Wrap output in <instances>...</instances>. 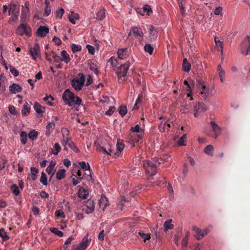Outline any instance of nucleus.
I'll list each match as a JSON object with an SVG mask.
<instances>
[{"label": "nucleus", "mask_w": 250, "mask_h": 250, "mask_svg": "<svg viewBox=\"0 0 250 250\" xmlns=\"http://www.w3.org/2000/svg\"><path fill=\"white\" fill-rule=\"evenodd\" d=\"M62 98L65 103L69 106L74 105H80L82 102L80 98L75 96L74 94L68 89L64 91Z\"/></svg>", "instance_id": "obj_1"}, {"label": "nucleus", "mask_w": 250, "mask_h": 250, "mask_svg": "<svg viewBox=\"0 0 250 250\" xmlns=\"http://www.w3.org/2000/svg\"><path fill=\"white\" fill-rule=\"evenodd\" d=\"M89 68L91 71H93L95 74H98L99 71L96 66L94 65V64L93 63H92V64L90 65Z\"/></svg>", "instance_id": "obj_62"}, {"label": "nucleus", "mask_w": 250, "mask_h": 250, "mask_svg": "<svg viewBox=\"0 0 250 250\" xmlns=\"http://www.w3.org/2000/svg\"><path fill=\"white\" fill-rule=\"evenodd\" d=\"M64 13V10L63 8H61L58 10H57L56 12V16L57 18H59L61 19L63 14Z\"/></svg>", "instance_id": "obj_52"}, {"label": "nucleus", "mask_w": 250, "mask_h": 250, "mask_svg": "<svg viewBox=\"0 0 250 250\" xmlns=\"http://www.w3.org/2000/svg\"><path fill=\"white\" fill-rule=\"evenodd\" d=\"M16 33L20 36H22L25 34L28 37H30L32 35V31L28 25L26 23L21 22L17 27Z\"/></svg>", "instance_id": "obj_5"}, {"label": "nucleus", "mask_w": 250, "mask_h": 250, "mask_svg": "<svg viewBox=\"0 0 250 250\" xmlns=\"http://www.w3.org/2000/svg\"><path fill=\"white\" fill-rule=\"evenodd\" d=\"M144 49V50L149 55H152L154 50V48L149 43L146 44Z\"/></svg>", "instance_id": "obj_36"}, {"label": "nucleus", "mask_w": 250, "mask_h": 250, "mask_svg": "<svg viewBox=\"0 0 250 250\" xmlns=\"http://www.w3.org/2000/svg\"><path fill=\"white\" fill-rule=\"evenodd\" d=\"M95 146L97 149L101 152L105 154H107L110 156H113V150L109 148L106 150L104 147L101 146L99 144L95 143Z\"/></svg>", "instance_id": "obj_13"}, {"label": "nucleus", "mask_w": 250, "mask_h": 250, "mask_svg": "<svg viewBox=\"0 0 250 250\" xmlns=\"http://www.w3.org/2000/svg\"><path fill=\"white\" fill-rule=\"evenodd\" d=\"M207 109L205 104L203 103H198L193 106L194 116L197 118L198 116V112H202Z\"/></svg>", "instance_id": "obj_10"}, {"label": "nucleus", "mask_w": 250, "mask_h": 250, "mask_svg": "<svg viewBox=\"0 0 250 250\" xmlns=\"http://www.w3.org/2000/svg\"><path fill=\"white\" fill-rule=\"evenodd\" d=\"M189 107L186 103H183L181 104V111L183 113H186L189 111Z\"/></svg>", "instance_id": "obj_47"}, {"label": "nucleus", "mask_w": 250, "mask_h": 250, "mask_svg": "<svg viewBox=\"0 0 250 250\" xmlns=\"http://www.w3.org/2000/svg\"><path fill=\"white\" fill-rule=\"evenodd\" d=\"M61 55L62 58H61L62 61L65 62L66 63H68L70 61L69 55L68 54L65 50H62L61 52Z\"/></svg>", "instance_id": "obj_25"}, {"label": "nucleus", "mask_w": 250, "mask_h": 250, "mask_svg": "<svg viewBox=\"0 0 250 250\" xmlns=\"http://www.w3.org/2000/svg\"><path fill=\"white\" fill-rule=\"evenodd\" d=\"M143 10L144 12H146L148 15H149L150 12H152V10L150 6L148 5H145L143 6Z\"/></svg>", "instance_id": "obj_61"}, {"label": "nucleus", "mask_w": 250, "mask_h": 250, "mask_svg": "<svg viewBox=\"0 0 250 250\" xmlns=\"http://www.w3.org/2000/svg\"><path fill=\"white\" fill-rule=\"evenodd\" d=\"M71 49L73 53H75L78 51H80L82 50V46L80 45L72 44L71 45Z\"/></svg>", "instance_id": "obj_46"}, {"label": "nucleus", "mask_w": 250, "mask_h": 250, "mask_svg": "<svg viewBox=\"0 0 250 250\" xmlns=\"http://www.w3.org/2000/svg\"><path fill=\"white\" fill-rule=\"evenodd\" d=\"M11 15H12V16L10 18L9 20V23L10 24H13V23L14 22H16L18 19V14L14 13Z\"/></svg>", "instance_id": "obj_39"}, {"label": "nucleus", "mask_w": 250, "mask_h": 250, "mask_svg": "<svg viewBox=\"0 0 250 250\" xmlns=\"http://www.w3.org/2000/svg\"><path fill=\"white\" fill-rule=\"evenodd\" d=\"M88 168L89 169V174L88 175L85 177L84 178L86 179L89 182H90L91 184L93 183L94 182V179L92 176V172L90 170V167L89 164H88Z\"/></svg>", "instance_id": "obj_40"}, {"label": "nucleus", "mask_w": 250, "mask_h": 250, "mask_svg": "<svg viewBox=\"0 0 250 250\" xmlns=\"http://www.w3.org/2000/svg\"><path fill=\"white\" fill-rule=\"evenodd\" d=\"M193 230L195 231V237L198 240H201L205 236L203 230L196 226L193 227Z\"/></svg>", "instance_id": "obj_14"}, {"label": "nucleus", "mask_w": 250, "mask_h": 250, "mask_svg": "<svg viewBox=\"0 0 250 250\" xmlns=\"http://www.w3.org/2000/svg\"><path fill=\"white\" fill-rule=\"evenodd\" d=\"M182 66L185 72H188L190 70L191 64L188 62L187 59H184Z\"/></svg>", "instance_id": "obj_26"}, {"label": "nucleus", "mask_w": 250, "mask_h": 250, "mask_svg": "<svg viewBox=\"0 0 250 250\" xmlns=\"http://www.w3.org/2000/svg\"><path fill=\"white\" fill-rule=\"evenodd\" d=\"M68 146L72 150H73V151H74L75 152H79V149L77 148V147L76 146L75 144L73 142H72L71 143H70V144H69Z\"/></svg>", "instance_id": "obj_50"}, {"label": "nucleus", "mask_w": 250, "mask_h": 250, "mask_svg": "<svg viewBox=\"0 0 250 250\" xmlns=\"http://www.w3.org/2000/svg\"><path fill=\"white\" fill-rule=\"evenodd\" d=\"M65 170L60 169L56 173V178L58 180L63 179L65 177Z\"/></svg>", "instance_id": "obj_30"}, {"label": "nucleus", "mask_w": 250, "mask_h": 250, "mask_svg": "<svg viewBox=\"0 0 250 250\" xmlns=\"http://www.w3.org/2000/svg\"><path fill=\"white\" fill-rule=\"evenodd\" d=\"M0 236L3 240H7L9 239V237L7 235L6 232L2 229H0Z\"/></svg>", "instance_id": "obj_49"}, {"label": "nucleus", "mask_w": 250, "mask_h": 250, "mask_svg": "<svg viewBox=\"0 0 250 250\" xmlns=\"http://www.w3.org/2000/svg\"><path fill=\"white\" fill-rule=\"evenodd\" d=\"M61 150V147L59 144L58 143H56L54 145V149L51 150V153L54 155H57Z\"/></svg>", "instance_id": "obj_35"}, {"label": "nucleus", "mask_w": 250, "mask_h": 250, "mask_svg": "<svg viewBox=\"0 0 250 250\" xmlns=\"http://www.w3.org/2000/svg\"><path fill=\"white\" fill-rule=\"evenodd\" d=\"M104 14V9H100L97 13L96 19L98 20H103L105 17Z\"/></svg>", "instance_id": "obj_37"}, {"label": "nucleus", "mask_w": 250, "mask_h": 250, "mask_svg": "<svg viewBox=\"0 0 250 250\" xmlns=\"http://www.w3.org/2000/svg\"><path fill=\"white\" fill-rule=\"evenodd\" d=\"M10 71L14 76L16 77L19 75L18 70L12 65L10 66Z\"/></svg>", "instance_id": "obj_51"}, {"label": "nucleus", "mask_w": 250, "mask_h": 250, "mask_svg": "<svg viewBox=\"0 0 250 250\" xmlns=\"http://www.w3.org/2000/svg\"><path fill=\"white\" fill-rule=\"evenodd\" d=\"M11 189L12 191V193L16 196H18L19 195V194L20 193V190H19V188L15 184H14L11 186Z\"/></svg>", "instance_id": "obj_44"}, {"label": "nucleus", "mask_w": 250, "mask_h": 250, "mask_svg": "<svg viewBox=\"0 0 250 250\" xmlns=\"http://www.w3.org/2000/svg\"><path fill=\"white\" fill-rule=\"evenodd\" d=\"M30 111V107L29 105V104H28V103H26L24 104L23 108L21 110V113L23 115L26 116L29 113Z\"/></svg>", "instance_id": "obj_29"}, {"label": "nucleus", "mask_w": 250, "mask_h": 250, "mask_svg": "<svg viewBox=\"0 0 250 250\" xmlns=\"http://www.w3.org/2000/svg\"><path fill=\"white\" fill-rule=\"evenodd\" d=\"M159 129L161 132H164L166 131V123H161L159 126H158Z\"/></svg>", "instance_id": "obj_58"}, {"label": "nucleus", "mask_w": 250, "mask_h": 250, "mask_svg": "<svg viewBox=\"0 0 250 250\" xmlns=\"http://www.w3.org/2000/svg\"><path fill=\"white\" fill-rule=\"evenodd\" d=\"M40 182L44 186H46L47 185V177L45 173L43 172H42V173Z\"/></svg>", "instance_id": "obj_45"}, {"label": "nucleus", "mask_w": 250, "mask_h": 250, "mask_svg": "<svg viewBox=\"0 0 250 250\" xmlns=\"http://www.w3.org/2000/svg\"><path fill=\"white\" fill-rule=\"evenodd\" d=\"M79 19V15L74 12H72L70 15L68 16V19L71 23L74 24H75V21Z\"/></svg>", "instance_id": "obj_27"}, {"label": "nucleus", "mask_w": 250, "mask_h": 250, "mask_svg": "<svg viewBox=\"0 0 250 250\" xmlns=\"http://www.w3.org/2000/svg\"><path fill=\"white\" fill-rule=\"evenodd\" d=\"M19 8H17V6L14 2H11L9 4V10L8 11L9 15L13 14L14 13L19 14Z\"/></svg>", "instance_id": "obj_21"}, {"label": "nucleus", "mask_w": 250, "mask_h": 250, "mask_svg": "<svg viewBox=\"0 0 250 250\" xmlns=\"http://www.w3.org/2000/svg\"><path fill=\"white\" fill-rule=\"evenodd\" d=\"M95 208L94 203L93 200L89 199L83 206V210L87 214L92 213Z\"/></svg>", "instance_id": "obj_9"}, {"label": "nucleus", "mask_w": 250, "mask_h": 250, "mask_svg": "<svg viewBox=\"0 0 250 250\" xmlns=\"http://www.w3.org/2000/svg\"><path fill=\"white\" fill-rule=\"evenodd\" d=\"M88 234H87L86 236L82 239L80 245V247H82L83 248L85 249L90 244L91 239L88 238Z\"/></svg>", "instance_id": "obj_19"}, {"label": "nucleus", "mask_w": 250, "mask_h": 250, "mask_svg": "<svg viewBox=\"0 0 250 250\" xmlns=\"http://www.w3.org/2000/svg\"><path fill=\"white\" fill-rule=\"evenodd\" d=\"M187 138V134H185L179 139L178 142V144L180 146H185V141Z\"/></svg>", "instance_id": "obj_48"}, {"label": "nucleus", "mask_w": 250, "mask_h": 250, "mask_svg": "<svg viewBox=\"0 0 250 250\" xmlns=\"http://www.w3.org/2000/svg\"><path fill=\"white\" fill-rule=\"evenodd\" d=\"M9 111L11 114L14 115H16L17 113V112L16 111L15 107L13 105L9 106Z\"/></svg>", "instance_id": "obj_64"}, {"label": "nucleus", "mask_w": 250, "mask_h": 250, "mask_svg": "<svg viewBox=\"0 0 250 250\" xmlns=\"http://www.w3.org/2000/svg\"><path fill=\"white\" fill-rule=\"evenodd\" d=\"M29 53L34 61L41 57L40 46L38 43H35L33 47L30 48Z\"/></svg>", "instance_id": "obj_7"}, {"label": "nucleus", "mask_w": 250, "mask_h": 250, "mask_svg": "<svg viewBox=\"0 0 250 250\" xmlns=\"http://www.w3.org/2000/svg\"><path fill=\"white\" fill-rule=\"evenodd\" d=\"M127 49L126 48H124L119 49L118 50L117 54L119 59L123 60L125 58V56L127 55Z\"/></svg>", "instance_id": "obj_23"}, {"label": "nucleus", "mask_w": 250, "mask_h": 250, "mask_svg": "<svg viewBox=\"0 0 250 250\" xmlns=\"http://www.w3.org/2000/svg\"><path fill=\"white\" fill-rule=\"evenodd\" d=\"M210 125L212 131H213V135L212 136L215 138H217L221 133V129L219 125L213 121L210 122Z\"/></svg>", "instance_id": "obj_12"}, {"label": "nucleus", "mask_w": 250, "mask_h": 250, "mask_svg": "<svg viewBox=\"0 0 250 250\" xmlns=\"http://www.w3.org/2000/svg\"><path fill=\"white\" fill-rule=\"evenodd\" d=\"M30 170L31 179L33 181H35L37 178L38 170L35 167H31Z\"/></svg>", "instance_id": "obj_32"}, {"label": "nucleus", "mask_w": 250, "mask_h": 250, "mask_svg": "<svg viewBox=\"0 0 250 250\" xmlns=\"http://www.w3.org/2000/svg\"><path fill=\"white\" fill-rule=\"evenodd\" d=\"M45 8L44 9V12L43 14L44 17H47L51 12V5L49 2L47 0H45Z\"/></svg>", "instance_id": "obj_28"}, {"label": "nucleus", "mask_w": 250, "mask_h": 250, "mask_svg": "<svg viewBox=\"0 0 250 250\" xmlns=\"http://www.w3.org/2000/svg\"><path fill=\"white\" fill-rule=\"evenodd\" d=\"M127 111L126 107L124 105H122L119 108V112L122 117L124 116L126 114Z\"/></svg>", "instance_id": "obj_42"}, {"label": "nucleus", "mask_w": 250, "mask_h": 250, "mask_svg": "<svg viewBox=\"0 0 250 250\" xmlns=\"http://www.w3.org/2000/svg\"><path fill=\"white\" fill-rule=\"evenodd\" d=\"M49 28L46 26H40L38 28L36 35L42 38L45 37L49 33Z\"/></svg>", "instance_id": "obj_11"}, {"label": "nucleus", "mask_w": 250, "mask_h": 250, "mask_svg": "<svg viewBox=\"0 0 250 250\" xmlns=\"http://www.w3.org/2000/svg\"><path fill=\"white\" fill-rule=\"evenodd\" d=\"M214 148L213 146L211 145H208L204 149V152L206 154L210 155L212 156L213 153H212V151H213Z\"/></svg>", "instance_id": "obj_33"}, {"label": "nucleus", "mask_w": 250, "mask_h": 250, "mask_svg": "<svg viewBox=\"0 0 250 250\" xmlns=\"http://www.w3.org/2000/svg\"><path fill=\"white\" fill-rule=\"evenodd\" d=\"M50 230L51 232L59 236V237H62L63 235V232L61 230H59L58 229L56 228H50Z\"/></svg>", "instance_id": "obj_38"}, {"label": "nucleus", "mask_w": 250, "mask_h": 250, "mask_svg": "<svg viewBox=\"0 0 250 250\" xmlns=\"http://www.w3.org/2000/svg\"><path fill=\"white\" fill-rule=\"evenodd\" d=\"M53 168L47 167L46 169V171L48 173V175H51V177H52L54 174Z\"/></svg>", "instance_id": "obj_63"}, {"label": "nucleus", "mask_w": 250, "mask_h": 250, "mask_svg": "<svg viewBox=\"0 0 250 250\" xmlns=\"http://www.w3.org/2000/svg\"><path fill=\"white\" fill-rule=\"evenodd\" d=\"M6 162L7 160L4 159L0 160V170H1L4 168Z\"/></svg>", "instance_id": "obj_60"}, {"label": "nucleus", "mask_w": 250, "mask_h": 250, "mask_svg": "<svg viewBox=\"0 0 250 250\" xmlns=\"http://www.w3.org/2000/svg\"><path fill=\"white\" fill-rule=\"evenodd\" d=\"M138 234L141 238L143 239L144 242H146V240H149L150 238V234L148 233L146 234L142 231H139Z\"/></svg>", "instance_id": "obj_43"}, {"label": "nucleus", "mask_w": 250, "mask_h": 250, "mask_svg": "<svg viewBox=\"0 0 250 250\" xmlns=\"http://www.w3.org/2000/svg\"><path fill=\"white\" fill-rule=\"evenodd\" d=\"M149 37L151 41H155L158 37L157 32L153 26H151L149 29Z\"/></svg>", "instance_id": "obj_24"}, {"label": "nucleus", "mask_w": 250, "mask_h": 250, "mask_svg": "<svg viewBox=\"0 0 250 250\" xmlns=\"http://www.w3.org/2000/svg\"><path fill=\"white\" fill-rule=\"evenodd\" d=\"M78 164L83 170L86 171L87 169H88V163H87L86 164L85 162L81 161V162H80Z\"/></svg>", "instance_id": "obj_53"}, {"label": "nucleus", "mask_w": 250, "mask_h": 250, "mask_svg": "<svg viewBox=\"0 0 250 250\" xmlns=\"http://www.w3.org/2000/svg\"><path fill=\"white\" fill-rule=\"evenodd\" d=\"M55 127V124L53 122H51L48 123L46 126V132L45 135L49 136L51 133L53 132Z\"/></svg>", "instance_id": "obj_18"}, {"label": "nucleus", "mask_w": 250, "mask_h": 250, "mask_svg": "<svg viewBox=\"0 0 250 250\" xmlns=\"http://www.w3.org/2000/svg\"><path fill=\"white\" fill-rule=\"evenodd\" d=\"M132 36H134L136 38L139 37L142 38L144 36V33L142 29L138 26L132 27L128 34V37Z\"/></svg>", "instance_id": "obj_8"}, {"label": "nucleus", "mask_w": 250, "mask_h": 250, "mask_svg": "<svg viewBox=\"0 0 250 250\" xmlns=\"http://www.w3.org/2000/svg\"><path fill=\"white\" fill-rule=\"evenodd\" d=\"M79 78H73L71 80V85L73 88L77 91L81 90L84 84L85 77L82 73L78 74Z\"/></svg>", "instance_id": "obj_4"}, {"label": "nucleus", "mask_w": 250, "mask_h": 250, "mask_svg": "<svg viewBox=\"0 0 250 250\" xmlns=\"http://www.w3.org/2000/svg\"><path fill=\"white\" fill-rule=\"evenodd\" d=\"M130 66V62L127 61L125 63L121 64L117 69L116 73L118 78V82L120 84L124 83L126 80V76Z\"/></svg>", "instance_id": "obj_2"}, {"label": "nucleus", "mask_w": 250, "mask_h": 250, "mask_svg": "<svg viewBox=\"0 0 250 250\" xmlns=\"http://www.w3.org/2000/svg\"><path fill=\"white\" fill-rule=\"evenodd\" d=\"M38 132L35 130H31L28 133V137L31 140L34 141L37 139L38 137Z\"/></svg>", "instance_id": "obj_34"}, {"label": "nucleus", "mask_w": 250, "mask_h": 250, "mask_svg": "<svg viewBox=\"0 0 250 250\" xmlns=\"http://www.w3.org/2000/svg\"><path fill=\"white\" fill-rule=\"evenodd\" d=\"M27 133L25 131H22L20 133L21 142L22 144L25 145L27 142Z\"/></svg>", "instance_id": "obj_31"}, {"label": "nucleus", "mask_w": 250, "mask_h": 250, "mask_svg": "<svg viewBox=\"0 0 250 250\" xmlns=\"http://www.w3.org/2000/svg\"><path fill=\"white\" fill-rule=\"evenodd\" d=\"M171 220L170 221H167L164 223V228H165V231H167L168 229H173L174 226L173 225L171 224Z\"/></svg>", "instance_id": "obj_41"}, {"label": "nucleus", "mask_w": 250, "mask_h": 250, "mask_svg": "<svg viewBox=\"0 0 250 250\" xmlns=\"http://www.w3.org/2000/svg\"><path fill=\"white\" fill-rule=\"evenodd\" d=\"M143 163V167L146 172L150 174V176L155 175L156 173V168L160 165V163L156 160L154 162L150 160H145Z\"/></svg>", "instance_id": "obj_3"}, {"label": "nucleus", "mask_w": 250, "mask_h": 250, "mask_svg": "<svg viewBox=\"0 0 250 250\" xmlns=\"http://www.w3.org/2000/svg\"><path fill=\"white\" fill-rule=\"evenodd\" d=\"M86 48L87 49L89 53L92 55H93L94 54L95 48L93 46L88 44L86 45Z\"/></svg>", "instance_id": "obj_59"}, {"label": "nucleus", "mask_w": 250, "mask_h": 250, "mask_svg": "<svg viewBox=\"0 0 250 250\" xmlns=\"http://www.w3.org/2000/svg\"><path fill=\"white\" fill-rule=\"evenodd\" d=\"M200 89L201 91L199 93V95L201 96L205 101H206L208 96L209 88L207 87L206 86H203V87Z\"/></svg>", "instance_id": "obj_15"}, {"label": "nucleus", "mask_w": 250, "mask_h": 250, "mask_svg": "<svg viewBox=\"0 0 250 250\" xmlns=\"http://www.w3.org/2000/svg\"><path fill=\"white\" fill-rule=\"evenodd\" d=\"M116 146L117 151L115 152L113 151V157L115 158L118 157L120 155V153L123 150L124 148V145L123 143L118 141L117 143Z\"/></svg>", "instance_id": "obj_16"}, {"label": "nucleus", "mask_w": 250, "mask_h": 250, "mask_svg": "<svg viewBox=\"0 0 250 250\" xmlns=\"http://www.w3.org/2000/svg\"><path fill=\"white\" fill-rule=\"evenodd\" d=\"M115 109L114 106H110L108 110L105 112V115L111 116L114 113Z\"/></svg>", "instance_id": "obj_56"}, {"label": "nucleus", "mask_w": 250, "mask_h": 250, "mask_svg": "<svg viewBox=\"0 0 250 250\" xmlns=\"http://www.w3.org/2000/svg\"><path fill=\"white\" fill-rule=\"evenodd\" d=\"M241 52L245 56L250 54V36H247L243 41L240 46Z\"/></svg>", "instance_id": "obj_6"}, {"label": "nucleus", "mask_w": 250, "mask_h": 250, "mask_svg": "<svg viewBox=\"0 0 250 250\" xmlns=\"http://www.w3.org/2000/svg\"><path fill=\"white\" fill-rule=\"evenodd\" d=\"M34 108L36 112L38 114L43 113L45 111V108L44 106H42L38 102H35L34 104Z\"/></svg>", "instance_id": "obj_22"}, {"label": "nucleus", "mask_w": 250, "mask_h": 250, "mask_svg": "<svg viewBox=\"0 0 250 250\" xmlns=\"http://www.w3.org/2000/svg\"><path fill=\"white\" fill-rule=\"evenodd\" d=\"M215 43L216 44V45H217L218 46L220 47L221 48V53H223V42H222L221 41H220V40H217V38H215Z\"/></svg>", "instance_id": "obj_55"}, {"label": "nucleus", "mask_w": 250, "mask_h": 250, "mask_svg": "<svg viewBox=\"0 0 250 250\" xmlns=\"http://www.w3.org/2000/svg\"><path fill=\"white\" fill-rule=\"evenodd\" d=\"M185 4H178L180 8V12L183 16H185L186 15V9L185 7Z\"/></svg>", "instance_id": "obj_54"}, {"label": "nucleus", "mask_w": 250, "mask_h": 250, "mask_svg": "<svg viewBox=\"0 0 250 250\" xmlns=\"http://www.w3.org/2000/svg\"><path fill=\"white\" fill-rule=\"evenodd\" d=\"M78 194L79 198L86 199L88 195V192L85 188L80 187L79 189Z\"/></svg>", "instance_id": "obj_20"}, {"label": "nucleus", "mask_w": 250, "mask_h": 250, "mask_svg": "<svg viewBox=\"0 0 250 250\" xmlns=\"http://www.w3.org/2000/svg\"><path fill=\"white\" fill-rule=\"evenodd\" d=\"M22 90V87L18 84L13 83L9 86V91L11 93L15 94Z\"/></svg>", "instance_id": "obj_17"}, {"label": "nucleus", "mask_w": 250, "mask_h": 250, "mask_svg": "<svg viewBox=\"0 0 250 250\" xmlns=\"http://www.w3.org/2000/svg\"><path fill=\"white\" fill-rule=\"evenodd\" d=\"M113 67H116L118 63V61L115 58L112 57L109 60Z\"/></svg>", "instance_id": "obj_57"}]
</instances>
